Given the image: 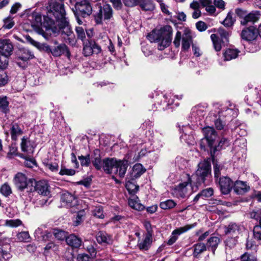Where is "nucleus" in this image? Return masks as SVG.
<instances>
[{"instance_id":"obj_8","label":"nucleus","mask_w":261,"mask_h":261,"mask_svg":"<svg viewBox=\"0 0 261 261\" xmlns=\"http://www.w3.org/2000/svg\"><path fill=\"white\" fill-rule=\"evenodd\" d=\"M196 225V223H194L192 224H188L183 227H179L174 229L172 232L171 235L170 236L169 239L168 240L167 244L168 245H173L177 241L179 236L195 227Z\"/></svg>"},{"instance_id":"obj_51","label":"nucleus","mask_w":261,"mask_h":261,"mask_svg":"<svg viewBox=\"0 0 261 261\" xmlns=\"http://www.w3.org/2000/svg\"><path fill=\"white\" fill-rule=\"evenodd\" d=\"M3 28L6 29H11L15 24V22L13 20V18L8 16L4 19Z\"/></svg>"},{"instance_id":"obj_7","label":"nucleus","mask_w":261,"mask_h":261,"mask_svg":"<svg viewBox=\"0 0 261 261\" xmlns=\"http://www.w3.org/2000/svg\"><path fill=\"white\" fill-rule=\"evenodd\" d=\"M101 51V47L93 40L83 42V54L85 57L92 54H98Z\"/></svg>"},{"instance_id":"obj_39","label":"nucleus","mask_w":261,"mask_h":261,"mask_svg":"<svg viewBox=\"0 0 261 261\" xmlns=\"http://www.w3.org/2000/svg\"><path fill=\"white\" fill-rule=\"evenodd\" d=\"M206 250V247L203 243H197L194 246L193 255L197 257L199 254Z\"/></svg>"},{"instance_id":"obj_61","label":"nucleus","mask_w":261,"mask_h":261,"mask_svg":"<svg viewBox=\"0 0 261 261\" xmlns=\"http://www.w3.org/2000/svg\"><path fill=\"white\" fill-rule=\"evenodd\" d=\"M125 6L133 7L139 4V0H122Z\"/></svg>"},{"instance_id":"obj_44","label":"nucleus","mask_w":261,"mask_h":261,"mask_svg":"<svg viewBox=\"0 0 261 261\" xmlns=\"http://www.w3.org/2000/svg\"><path fill=\"white\" fill-rule=\"evenodd\" d=\"M78 159L80 161L82 166L88 167L91 163V158L90 154L86 155H80L78 156Z\"/></svg>"},{"instance_id":"obj_22","label":"nucleus","mask_w":261,"mask_h":261,"mask_svg":"<svg viewBox=\"0 0 261 261\" xmlns=\"http://www.w3.org/2000/svg\"><path fill=\"white\" fill-rule=\"evenodd\" d=\"M181 130L182 131V134L180 136V139L184 140L189 144H193V137L192 135L188 134V133L192 132L190 127L189 126H185L183 127Z\"/></svg>"},{"instance_id":"obj_62","label":"nucleus","mask_w":261,"mask_h":261,"mask_svg":"<svg viewBox=\"0 0 261 261\" xmlns=\"http://www.w3.org/2000/svg\"><path fill=\"white\" fill-rule=\"evenodd\" d=\"M181 38V33L180 32L177 31L173 41V43L176 47H178L180 46Z\"/></svg>"},{"instance_id":"obj_47","label":"nucleus","mask_w":261,"mask_h":261,"mask_svg":"<svg viewBox=\"0 0 261 261\" xmlns=\"http://www.w3.org/2000/svg\"><path fill=\"white\" fill-rule=\"evenodd\" d=\"M218 33L221 36V40L223 43L227 42L228 41V38L229 37V33L227 31L225 30L223 28H220L218 29Z\"/></svg>"},{"instance_id":"obj_23","label":"nucleus","mask_w":261,"mask_h":261,"mask_svg":"<svg viewBox=\"0 0 261 261\" xmlns=\"http://www.w3.org/2000/svg\"><path fill=\"white\" fill-rule=\"evenodd\" d=\"M145 171V169L143 167L141 164H135L132 169L130 173L131 179L134 180L139 177Z\"/></svg>"},{"instance_id":"obj_52","label":"nucleus","mask_w":261,"mask_h":261,"mask_svg":"<svg viewBox=\"0 0 261 261\" xmlns=\"http://www.w3.org/2000/svg\"><path fill=\"white\" fill-rule=\"evenodd\" d=\"M1 193L5 196L7 197L12 193L10 187L6 183L4 184L0 189Z\"/></svg>"},{"instance_id":"obj_9","label":"nucleus","mask_w":261,"mask_h":261,"mask_svg":"<svg viewBox=\"0 0 261 261\" xmlns=\"http://www.w3.org/2000/svg\"><path fill=\"white\" fill-rule=\"evenodd\" d=\"M204 135V138L202 141H206L208 146L212 148L215 144L217 138V134L214 128L211 127H206L202 129Z\"/></svg>"},{"instance_id":"obj_38","label":"nucleus","mask_w":261,"mask_h":261,"mask_svg":"<svg viewBox=\"0 0 261 261\" xmlns=\"http://www.w3.org/2000/svg\"><path fill=\"white\" fill-rule=\"evenodd\" d=\"M9 102L7 97H0V111L5 114L9 112Z\"/></svg>"},{"instance_id":"obj_2","label":"nucleus","mask_w":261,"mask_h":261,"mask_svg":"<svg viewBox=\"0 0 261 261\" xmlns=\"http://www.w3.org/2000/svg\"><path fill=\"white\" fill-rule=\"evenodd\" d=\"M172 36V27L166 25L159 30H154L147 35V39L151 42H157L158 48L162 50L169 46Z\"/></svg>"},{"instance_id":"obj_20","label":"nucleus","mask_w":261,"mask_h":261,"mask_svg":"<svg viewBox=\"0 0 261 261\" xmlns=\"http://www.w3.org/2000/svg\"><path fill=\"white\" fill-rule=\"evenodd\" d=\"M17 55L18 59L21 60L23 62H26L34 57L33 54L30 50L25 48H20L17 51Z\"/></svg>"},{"instance_id":"obj_57","label":"nucleus","mask_w":261,"mask_h":261,"mask_svg":"<svg viewBox=\"0 0 261 261\" xmlns=\"http://www.w3.org/2000/svg\"><path fill=\"white\" fill-rule=\"evenodd\" d=\"M92 213L93 216L97 218L101 219L104 218L103 210L101 206L95 207L94 210L93 211Z\"/></svg>"},{"instance_id":"obj_14","label":"nucleus","mask_w":261,"mask_h":261,"mask_svg":"<svg viewBox=\"0 0 261 261\" xmlns=\"http://www.w3.org/2000/svg\"><path fill=\"white\" fill-rule=\"evenodd\" d=\"M13 181L16 187L20 190H23L27 187V177L22 173H17L15 175Z\"/></svg>"},{"instance_id":"obj_56","label":"nucleus","mask_w":261,"mask_h":261,"mask_svg":"<svg viewBox=\"0 0 261 261\" xmlns=\"http://www.w3.org/2000/svg\"><path fill=\"white\" fill-rule=\"evenodd\" d=\"M75 32L77 38L81 39L83 42H84L86 35L84 29L81 27H77L75 28Z\"/></svg>"},{"instance_id":"obj_27","label":"nucleus","mask_w":261,"mask_h":261,"mask_svg":"<svg viewBox=\"0 0 261 261\" xmlns=\"http://www.w3.org/2000/svg\"><path fill=\"white\" fill-rule=\"evenodd\" d=\"M51 54L54 57H59L65 52L69 53L68 48L65 44H60L57 46L51 47Z\"/></svg>"},{"instance_id":"obj_40","label":"nucleus","mask_w":261,"mask_h":261,"mask_svg":"<svg viewBox=\"0 0 261 261\" xmlns=\"http://www.w3.org/2000/svg\"><path fill=\"white\" fill-rule=\"evenodd\" d=\"M176 205V202L171 199H168L161 202L160 204V207L163 210H169L174 207Z\"/></svg>"},{"instance_id":"obj_28","label":"nucleus","mask_w":261,"mask_h":261,"mask_svg":"<svg viewBox=\"0 0 261 261\" xmlns=\"http://www.w3.org/2000/svg\"><path fill=\"white\" fill-rule=\"evenodd\" d=\"M152 243V236L150 233L146 234L145 239L139 242L138 246L140 250H147Z\"/></svg>"},{"instance_id":"obj_13","label":"nucleus","mask_w":261,"mask_h":261,"mask_svg":"<svg viewBox=\"0 0 261 261\" xmlns=\"http://www.w3.org/2000/svg\"><path fill=\"white\" fill-rule=\"evenodd\" d=\"M61 200L63 205L67 207L77 205V200L75 197L68 192H65L62 195Z\"/></svg>"},{"instance_id":"obj_4","label":"nucleus","mask_w":261,"mask_h":261,"mask_svg":"<svg viewBox=\"0 0 261 261\" xmlns=\"http://www.w3.org/2000/svg\"><path fill=\"white\" fill-rule=\"evenodd\" d=\"M197 181L199 184L204 183L206 178L211 175L210 159L204 160L199 163L195 172Z\"/></svg>"},{"instance_id":"obj_58","label":"nucleus","mask_w":261,"mask_h":261,"mask_svg":"<svg viewBox=\"0 0 261 261\" xmlns=\"http://www.w3.org/2000/svg\"><path fill=\"white\" fill-rule=\"evenodd\" d=\"M213 194L214 190L212 188H208L204 189L200 192V195H201V197L203 198L210 197L211 196H212Z\"/></svg>"},{"instance_id":"obj_3","label":"nucleus","mask_w":261,"mask_h":261,"mask_svg":"<svg viewBox=\"0 0 261 261\" xmlns=\"http://www.w3.org/2000/svg\"><path fill=\"white\" fill-rule=\"evenodd\" d=\"M128 167L126 161H117L114 159L107 158L102 161V168L108 174H118L120 177H123Z\"/></svg>"},{"instance_id":"obj_59","label":"nucleus","mask_w":261,"mask_h":261,"mask_svg":"<svg viewBox=\"0 0 261 261\" xmlns=\"http://www.w3.org/2000/svg\"><path fill=\"white\" fill-rule=\"evenodd\" d=\"M253 236L255 239L261 240V227L259 226H255L253 229Z\"/></svg>"},{"instance_id":"obj_53","label":"nucleus","mask_w":261,"mask_h":261,"mask_svg":"<svg viewBox=\"0 0 261 261\" xmlns=\"http://www.w3.org/2000/svg\"><path fill=\"white\" fill-rule=\"evenodd\" d=\"M250 218L258 220L261 218V208H255L249 213Z\"/></svg>"},{"instance_id":"obj_5","label":"nucleus","mask_w":261,"mask_h":261,"mask_svg":"<svg viewBox=\"0 0 261 261\" xmlns=\"http://www.w3.org/2000/svg\"><path fill=\"white\" fill-rule=\"evenodd\" d=\"M98 11L94 15L96 24H101L103 21L109 20L113 16V10L109 4L98 6Z\"/></svg>"},{"instance_id":"obj_29","label":"nucleus","mask_w":261,"mask_h":261,"mask_svg":"<svg viewBox=\"0 0 261 261\" xmlns=\"http://www.w3.org/2000/svg\"><path fill=\"white\" fill-rule=\"evenodd\" d=\"M23 133L20 125L17 123L13 124L11 127V135L13 140H16Z\"/></svg>"},{"instance_id":"obj_49","label":"nucleus","mask_w":261,"mask_h":261,"mask_svg":"<svg viewBox=\"0 0 261 261\" xmlns=\"http://www.w3.org/2000/svg\"><path fill=\"white\" fill-rule=\"evenodd\" d=\"M9 57L8 56L0 54V69H5L9 63Z\"/></svg>"},{"instance_id":"obj_26","label":"nucleus","mask_w":261,"mask_h":261,"mask_svg":"<svg viewBox=\"0 0 261 261\" xmlns=\"http://www.w3.org/2000/svg\"><path fill=\"white\" fill-rule=\"evenodd\" d=\"M67 244L72 248H79L82 243V240L74 234H70L66 238Z\"/></svg>"},{"instance_id":"obj_12","label":"nucleus","mask_w":261,"mask_h":261,"mask_svg":"<svg viewBox=\"0 0 261 261\" xmlns=\"http://www.w3.org/2000/svg\"><path fill=\"white\" fill-rule=\"evenodd\" d=\"M34 188L35 191L40 195L48 196L50 194L49 186L46 180L36 182Z\"/></svg>"},{"instance_id":"obj_46","label":"nucleus","mask_w":261,"mask_h":261,"mask_svg":"<svg viewBox=\"0 0 261 261\" xmlns=\"http://www.w3.org/2000/svg\"><path fill=\"white\" fill-rule=\"evenodd\" d=\"M229 143V141L227 139L225 138H222L219 142V144L217 146L213 145L212 148H211V151H213L214 153L216 151L219 150L222 148L224 145H228Z\"/></svg>"},{"instance_id":"obj_45","label":"nucleus","mask_w":261,"mask_h":261,"mask_svg":"<svg viewBox=\"0 0 261 261\" xmlns=\"http://www.w3.org/2000/svg\"><path fill=\"white\" fill-rule=\"evenodd\" d=\"M126 188L129 193L134 194L138 191L139 186L136 185L129 180H127L126 183Z\"/></svg>"},{"instance_id":"obj_43","label":"nucleus","mask_w":261,"mask_h":261,"mask_svg":"<svg viewBox=\"0 0 261 261\" xmlns=\"http://www.w3.org/2000/svg\"><path fill=\"white\" fill-rule=\"evenodd\" d=\"M17 239L19 242H28L30 240V237L28 231H22L17 234Z\"/></svg>"},{"instance_id":"obj_30","label":"nucleus","mask_w":261,"mask_h":261,"mask_svg":"<svg viewBox=\"0 0 261 261\" xmlns=\"http://www.w3.org/2000/svg\"><path fill=\"white\" fill-rule=\"evenodd\" d=\"M240 51L237 49L228 48L223 54L224 59L226 61H230L236 59L238 56Z\"/></svg>"},{"instance_id":"obj_18","label":"nucleus","mask_w":261,"mask_h":261,"mask_svg":"<svg viewBox=\"0 0 261 261\" xmlns=\"http://www.w3.org/2000/svg\"><path fill=\"white\" fill-rule=\"evenodd\" d=\"M243 228V227L240 225L234 222H231L225 227L224 231L226 234L236 236L241 232Z\"/></svg>"},{"instance_id":"obj_19","label":"nucleus","mask_w":261,"mask_h":261,"mask_svg":"<svg viewBox=\"0 0 261 261\" xmlns=\"http://www.w3.org/2000/svg\"><path fill=\"white\" fill-rule=\"evenodd\" d=\"M90 158L95 169L98 170H100L102 168V161L101 159L100 150L99 149L94 150Z\"/></svg>"},{"instance_id":"obj_36","label":"nucleus","mask_w":261,"mask_h":261,"mask_svg":"<svg viewBox=\"0 0 261 261\" xmlns=\"http://www.w3.org/2000/svg\"><path fill=\"white\" fill-rule=\"evenodd\" d=\"M35 234L37 236L38 239L43 241L48 240L49 238L51 236L50 232L46 231L43 232L41 229L40 228H38L35 230Z\"/></svg>"},{"instance_id":"obj_11","label":"nucleus","mask_w":261,"mask_h":261,"mask_svg":"<svg viewBox=\"0 0 261 261\" xmlns=\"http://www.w3.org/2000/svg\"><path fill=\"white\" fill-rule=\"evenodd\" d=\"M219 184L220 190L223 194H228L231 191L233 186L232 181L227 176L220 177Z\"/></svg>"},{"instance_id":"obj_32","label":"nucleus","mask_w":261,"mask_h":261,"mask_svg":"<svg viewBox=\"0 0 261 261\" xmlns=\"http://www.w3.org/2000/svg\"><path fill=\"white\" fill-rule=\"evenodd\" d=\"M140 6L145 11H151L154 8V4L152 0H139Z\"/></svg>"},{"instance_id":"obj_16","label":"nucleus","mask_w":261,"mask_h":261,"mask_svg":"<svg viewBox=\"0 0 261 261\" xmlns=\"http://www.w3.org/2000/svg\"><path fill=\"white\" fill-rule=\"evenodd\" d=\"M241 36L244 40L247 41L253 40L257 36V30L253 27L247 28L242 30Z\"/></svg>"},{"instance_id":"obj_10","label":"nucleus","mask_w":261,"mask_h":261,"mask_svg":"<svg viewBox=\"0 0 261 261\" xmlns=\"http://www.w3.org/2000/svg\"><path fill=\"white\" fill-rule=\"evenodd\" d=\"M75 8L80 12L81 15L83 17L89 16L92 11L91 5L86 0H83L80 2L76 3Z\"/></svg>"},{"instance_id":"obj_31","label":"nucleus","mask_w":261,"mask_h":261,"mask_svg":"<svg viewBox=\"0 0 261 261\" xmlns=\"http://www.w3.org/2000/svg\"><path fill=\"white\" fill-rule=\"evenodd\" d=\"M96 240L99 243H106L110 244L112 243V237L106 232L99 231L96 235Z\"/></svg>"},{"instance_id":"obj_63","label":"nucleus","mask_w":261,"mask_h":261,"mask_svg":"<svg viewBox=\"0 0 261 261\" xmlns=\"http://www.w3.org/2000/svg\"><path fill=\"white\" fill-rule=\"evenodd\" d=\"M242 261H256V258L249 254L244 253L241 256Z\"/></svg>"},{"instance_id":"obj_25","label":"nucleus","mask_w":261,"mask_h":261,"mask_svg":"<svg viewBox=\"0 0 261 261\" xmlns=\"http://www.w3.org/2000/svg\"><path fill=\"white\" fill-rule=\"evenodd\" d=\"M258 18L259 14L257 12L247 13L245 17L241 20V24L245 25L248 22L254 23L258 20Z\"/></svg>"},{"instance_id":"obj_34","label":"nucleus","mask_w":261,"mask_h":261,"mask_svg":"<svg viewBox=\"0 0 261 261\" xmlns=\"http://www.w3.org/2000/svg\"><path fill=\"white\" fill-rule=\"evenodd\" d=\"M219 243L220 239L218 237H211L207 241V248L208 249H211V250L214 252Z\"/></svg>"},{"instance_id":"obj_21","label":"nucleus","mask_w":261,"mask_h":261,"mask_svg":"<svg viewBox=\"0 0 261 261\" xmlns=\"http://www.w3.org/2000/svg\"><path fill=\"white\" fill-rule=\"evenodd\" d=\"M11 246L9 244L0 247V260L6 261L11 257L10 254Z\"/></svg>"},{"instance_id":"obj_54","label":"nucleus","mask_w":261,"mask_h":261,"mask_svg":"<svg viewBox=\"0 0 261 261\" xmlns=\"http://www.w3.org/2000/svg\"><path fill=\"white\" fill-rule=\"evenodd\" d=\"M85 211L84 210L79 211L76 215L75 219L73 220V225L77 226L81 224L83 220V217L85 216Z\"/></svg>"},{"instance_id":"obj_33","label":"nucleus","mask_w":261,"mask_h":261,"mask_svg":"<svg viewBox=\"0 0 261 261\" xmlns=\"http://www.w3.org/2000/svg\"><path fill=\"white\" fill-rule=\"evenodd\" d=\"M128 204L131 207L138 211L143 210L145 208L144 205L139 202L138 197L130 198L128 199Z\"/></svg>"},{"instance_id":"obj_50","label":"nucleus","mask_w":261,"mask_h":261,"mask_svg":"<svg viewBox=\"0 0 261 261\" xmlns=\"http://www.w3.org/2000/svg\"><path fill=\"white\" fill-rule=\"evenodd\" d=\"M22 224V222L19 219L7 220L5 221V225L9 227H17Z\"/></svg>"},{"instance_id":"obj_37","label":"nucleus","mask_w":261,"mask_h":261,"mask_svg":"<svg viewBox=\"0 0 261 261\" xmlns=\"http://www.w3.org/2000/svg\"><path fill=\"white\" fill-rule=\"evenodd\" d=\"M211 38L213 41L215 49L217 51H220L222 48L221 42H223L222 40L215 34L211 35Z\"/></svg>"},{"instance_id":"obj_55","label":"nucleus","mask_w":261,"mask_h":261,"mask_svg":"<svg viewBox=\"0 0 261 261\" xmlns=\"http://www.w3.org/2000/svg\"><path fill=\"white\" fill-rule=\"evenodd\" d=\"M9 81V77L6 72L0 71V87L5 86Z\"/></svg>"},{"instance_id":"obj_1","label":"nucleus","mask_w":261,"mask_h":261,"mask_svg":"<svg viewBox=\"0 0 261 261\" xmlns=\"http://www.w3.org/2000/svg\"><path fill=\"white\" fill-rule=\"evenodd\" d=\"M48 18L52 19L53 16L55 19L57 25L59 28V31L64 37H69L73 36V32L71 31L70 25L67 17H66V12L64 9V5L62 3H55L51 8L50 11L47 13Z\"/></svg>"},{"instance_id":"obj_60","label":"nucleus","mask_w":261,"mask_h":261,"mask_svg":"<svg viewBox=\"0 0 261 261\" xmlns=\"http://www.w3.org/2000/svg\"><path fill=\"white\" fill-rule=\"evenodd\" d=\"M75 173V171L74 170L72 169H66L65 168H62L60 171V174L62 175H73Z\"/></svg>"},{"instance_id":"obj_42","label":"nucleus","mask_w":261,"mask_h":261,"mask_svg":"<svg viewBox=\"0 0 261 261\" xmlns=\"http://www.w3.org/2000/svg\"><path fill=\"white\" fill-rule=\"evenodd\" d=\"M213 162L214 164L215 178H218L220 175V171L223 169V166L219 164L217 161H216L214 158H213Z\"/></svg>"},{"instance_id":"obj_35","label":"nucleus","mask_w":261,"mask_h":261,"mask_svg":"<svg viewBox=\"0 0 261 261\" xmlns=\"http://www.w3.org/2000/svg\"><path fill=\"white\" fill-rule=\"evenodd\" d=\"M192 42V37L189 32L185 33L182 38V47L185 50L188 49Z\"/></svg>"},{"instance_id":"obj_6","label":"nucleus","mask_w":261,"mask_h":261,"mask_svg":"<svg viewBox=\"0 0 261 261\" xmlns=\"http://www.w3.org/2000/svg\"><path fill=\"white\" fill-rule=\"evenodd\" d=\"M191 179L188 176L187 180L180 182L173 190V194L177 198H185L191 193Z\"/></svg>"},{"instance_id":"obj_41","label":"nucleus","mask_w":261,"mask_h":261,"mask_svg":"<svg viewBox=\"0 0 261 261\" xmlns=\"http://www.w3.org/2000/svg\"><path fill=\"white\" fill-rule=\"evenodd\" d=\"M53 233L57 240L60 241L64 240L65 239L66 240L67 237V233L61 229H54Z\"/></svg>"},{"instance_id":"obj_15","label":"nucleus","mask_w":261,"mask_h":261,"mask_svg":"<svg viewBox=\"0 0 261 261\" xmlns=\"http://www.w3.org/2000/svg\"><path fill=\"white\" fill-rule=\"evenodd\" d=\"M13 46L8 39L0 40V54L10 56L13 51Z\"/></svg>"},{"instance_id":"obj_64","label":"nucleus","mask_w":261,"mask_h":261,"mask_svg":"<svg viewBox=\"0 0 261 261\" xmlns=\"http://www.w3.org/2000/svg\"><path fill=\"white\" fill-rule=\"evenodd\" d=\"M235 13L238 17L243 19L245 17L247 12L242 9L237 8L235 10Z\"/></svg>"},{"instance_id":"obj_24","label":"nucleus","mask_w":261,"mask_h":261,"mask_svg":"<svg viewBox=\"0 0 261 261\" xmlns=\"http://www.w3.org/2000/svg\"><path fill=\"white\" fill-rule=\"evenodd\" d=\"M21 148L23 152L32 153L34 148L33 143L28 137H23L21 139Z\"/></svg>"},{"instance_id":"obj_48","label":"nucleus","mask_w":261,"mask_h":261,"mask_svg":"<svg viewBox=\"0 0 261 261\" xmlns=\"http://www.w3.org/2000/svg\"><path fill=\"white\" fill-rule=\"evenodd\" d=\"M234 21L235 20L232 18V14L230 12H229L226 17L223 21V24L226 27H230L233 24Z\"/></svg>"},{"instance_id":"obj_17","label":"nucleus","mask_w":261,"mask_h":261,"mask_svg":"<svg viewBox=\"0 0 261 261\" xmlns=\"http://www.w3.org/2000/svg\"><path fill=\"white\" fill-rule=\"evenodd\" d=\"M233 190L238 194L242 195L250 190V187L244 181L237 180L233 184Z\"/></svg>"}]
</instances>
